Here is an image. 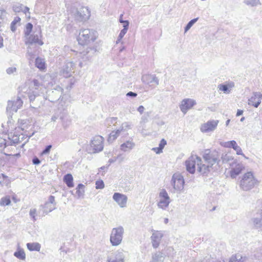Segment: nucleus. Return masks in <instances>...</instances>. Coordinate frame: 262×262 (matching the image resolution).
I'll list each match as a JSON object with an SVG mask.
<instances>
[{
    "mask_svg": "<svg viewBox=\"0 0 262 262\" xmlns=\"http://www.w3.org/2000/svg\"><path fill=\"white\" fill-rule=\"evenodd\" d=\"M206 164H203L200 157L194 155L190 157L185 162L186 170L193 174L195 171V165L198 171L203 175L207 176L211 171L219 170L221 167L220 154L215 150L205 149L202 155Z\"/></svg>",
    "mask_w": 262,
    "mask_h": 262,
    "instance_id": "f257e3e1",
    "label": "nucleus"
},
{
    "mask_svg": "<svg viewBox=\"0 0 262 262\" xmlns=\"http://www.w3.org/2000/svg\"><path fill=\"white\" fill-rule=\"evenodd\" d=\"M97 37V33L93 29H85L80 30L77 40L79 44L84 45L94 41Z\"/></svg>",
    "mask_w": 262,
    "mask_h": 262,
    "instance_id": "f03ea898",
    "label": "nucleus"
},
{
    "mask_svg": "<svg viewBox=\"0 0 262 262\" xmlns=\"http://www.w3.org/2000/svg\"><path fill=\"white\" fill-rule=\"evenodd\" d=\"M124 232V228L121 226L112 229L110 234V242L113 246H117L121 244Z\"/></svg>",
    "mask_w": 262,
    "mask_h": 262,
    "instance_id": "7ed1b4c3",
    "label": "nucleus"
},
{
    "mask_svg": "<svg viewBox=\"0 0 262 262\" xmlns=\"http://www.w3.org/2000/svg\"><path fill=\"white\" fill-rule=\"evenodd\" d=\"M104 138L101 136H96L91 140L90 146L86 148L89 154H95L101 151L103 149Z\"/></svg>",
    "mask_w": 262,
    "mask_h": 262,
    "instance_id": "20e7f679",
    "label": "nucleus"
},
{
    "mask_svg": "<svg viewBox=\"0 0 262 262\" xmlns=\"http://www.w3.org/2000/svg\"><path fill=\"white\" fill-rule=\"evenodd\" d=\"M256 180L251 172L245 173L241 181L240 187L244 191H248L253 188Z\"/></svg>",
    "mask_w": 262,
    "mask_h": 262,
    "instance_id": "39448f33",
    "label": "nucleus"
},
{
    "mask_svg": "<svg viewBox=\"0 0 262 262\" xmlns=\"http://www.w3.org/2000/svg\"><path fill=\"white\" fill-rule=\"evenodd\" d=\"M159 201L157 204V206L159 208L165 210L171 203V200L165 189L160 190L159 193Z\"/></svg>",
    "mask_w": 262,
    "mask_h": 262,
    "instance_id": "423d86ee",
    "label": "nucleus"
},
{
    "mask_svg": "<svg viewBox=\"0 0 262 262\" xmlns=\"http://www.w3.org/2000/svg\"><path fill=\"white\" fill-rule=\"evenodd\" d=\"M170 182L176 191H180L183 189L185 181L183 177L180 173H174Z\"/></svg>",
    "mask_w": 262,
    "mask_h": 262,
    "instance_id": "0eeeda50",
    "label": "nucleus"
},
{
    "mask_svg": "<svg viewBox=\"0 0 262 262\" xmlns=\"http://www.w3.org/2000/svg\"><path fill=\"white\" fill-rule=\"evenodd\" d=\"M96 49L93 48H87L84 51L79 53L78 57H80L81 60L79 62L80 68L83 67V62H86L91 59L92 57L96 53Z\"/></svg>",
    "mask_w": 262,
    "mask_h": 262,
    "instance_id": "6e6552de",
    "label": "nucleus"
},
{
    "mask_svg": "<svg viewBox=\"0 0 262 262\" xmlns=\"http://www.w3.org/2000/svg\"><path fill=\"white\" fill-rule=\"evenodd\" d=\"M74 18L79 21H85L90 17V11L86 7H81L77 9L74 14Z\"/></svg>",
    "mask_w": 262,
    "mask_h": 262,
    "instance_id": "1a4fd4ad",
    "label": "nucleus"
},
{
    "mask_svg": "<svg viewBox=\"0 0 262 262\" xmlns=\"http://www.w3.org/2000/svg\"><path fill=\"white\" fill-rule=\"evenodd\" d=\"M23 104V102L19 97L9 100L6 108L7 112L10 114L13 112H16L22 106Z\"/></svg>",
    "mask_w": 262,
    "mask_h": 262,
    "instance_id": "9d476101",
    "label": "nucleus"
},
{
    "mask_svg": "<svg viewBox=\"0 0 262 262\" xmlns=\"http://www.w3.org/2000/svg\"><path fill=\"white\" fill-rule=\"evenodd\" d=\"M219 121L217 120H212L203 124L200 128L201 131L203 133H209L214 130Z\"/></svg>",
    "mask_w": 262,
    "mask_h": 262,
    "instance_id": "9b49d317",
    "label": "nucleus"
},
{
    "mask_svg": "<svg viewBox=\"0 0 262 262\" xmlns=\"http://www.w3.org/2000/svg\"><path fill=\"white\" fill-rule=\"evenodd\" d=\"M195 104L196 102L194 100L189 98L184 99L182 101L180 108L181 111L185 114L188 110L191 108Z\"/></svg>",
    "mask_w": 262,
    "mask_h": 262,
    "instance_id": "f8f14e48",
    "label": "nucleus"
},
{
    "mask_svg": "<svg viewBox=\"0 0 262 262\" xmlns=\"http://www.w3.org/2000/svg\"><path fill=\"white\" fill-rule=\"evenodd\" d=\"M262 93L260 92H253V95L248 100V104L255 107H258L261 103Z\"/></svg>",
    "mask_w": 262,
    "mask_h": 262,
    "instance_id": "ddd939ff",
    "label": "nucleus"
},
{
    "mask_svg": "<svg viewBox=\"0 0 262 262\" xmlns=\"http://www.w3.org/2000/svg\"><path fill=\"white\" fill-rule=\"evenodd\" d=\"M163 237V233L161 231H153V233L151 236V243L154 248L159 247L161 241Z\"/></svg>",
    "mask_w": 262,
    "mask_h": 262,
    "instance_id": "4468645a",
    "label": "nucleus"
},
{
    "mask_svg": "<svg viewBox=\"0 0 262 262\" xmlns=\"http://www.w3.org/2000/svg\"><path fill=\"white\" fill-rule=\"evenodd\" d=\"M63 90L60 86H56V88L49 94V100L51 102L58 100L61 97Z\"/></svg>",
    "mask_w": 262,
    "mask_h": 262,
    "instance_id": "2eb2a0df",
    "label": "nucleus"
},
{
    "mask_svg": "<svg viewBox=\"0 0 262 262\" xmlns=\"http://www.w3.org/2000/svg\"><path fill=\"white\" fill-rule=\"evenodd\" d=\"M113 199L117 203L120 207L123 208L126 207L127 197L125 195L118 192H115L113 196Z\"/></svg>",
    "mask_w": 262,
    "mask_h": 262,
    "instance_id": "dca6fc26",
    "label": "nucleus"
},
{
    "mask_svg": "<svg viewBox=\"0 0 262 262\" xmlns=\"http://www.w3.org/2000/svg\"><path fill=\"white\" fill-rule=\"evenodd\" d=\"M234 86L235 84L234 82L226 81L224 83L219 84L217 89L219 91L223 92L225 94H229Z\"/></svg>",
    "mask_w": 262,
    "mask_h": 262,
    "instance_id": "f3484780",
    "label": "nucleus"
},
{
    "mask_svg": "<svg viewBox=\"0 0 262 262\" xmlns=\"http://www.w3.org/2000/svg\"><path fill=\"white\" fill-rule=\"evenodd\" d=\"M75 68V63L73 61L66 62L63 67L62 72L64 77H70Z\"/></svg>",
    "mask_w": 262,
    "mask_h": 262,
    "instance_id": "a211bd4d",
    "label": "nucleus"
},
{
    "mask_svg": "<svg viewBox=\"0 0 262 262\" xmlns=\"http://www.w3.org/2000/svg\"><path fill=\"white\" fill-rule=\"evenodd\" d=\"M142 81L146 84L152 85L155 83L156 85L159 84V79L155 75L145 74L142 76Z\"/></svg>",
    "mask_w": 262,
    "mask_h": 262,
    "instance_id": "6ab92c4d",
    "label": "nucleus"
},
{
    "mask_svg": "<svg viewBox=\"0 0 262 262\" xmlns=\"http://www.w3.org/2000/svg\"><path fill=\"white\" fill-rule=\"evenodd\" d=\"M107 262H124V256L121 252L112 253L107 258Z\"/></svg>",
    "mask_w": 262,
    "mask_h": 262,
    "instance_id": "aec40b11",
    "label": "nucleus"
},
{
    "mask_svg": "<svg viewBox=\"0 0 262 262\" xmlns=\"http://www.w3.org/2000/svg\"><path fill=\"white\" fill-rule=\"evenodd\" d=\"M226 146L229 148H232L236 152V154L238 155H242L245 158L247 159V157L243 154L242 148L238 146L236 142L234 140H232L230 141H228L226 143Z\"/></svg>",
    "mask_w": 262,
    "mask_h": 262,
    "instance_id": "412c9836",
    "label": "nucleus"
},
{
    "mask_svg": "<svg viewBox=\"0 0 262 262\" xmlns=\"http://www.w3.org/2000/svg\"><path fill=\"white\" fill-rule=\"evenodd\" d=\"M244 166L241 163L237 164L235 166L232 168L230 171L231 177L233 178L238 176L244 169Z\"/></svg>",
    "mask_w": 262,
    "mask_h": 262,
    "instance_id": "4be33fe9",
    "label": "nucleus"
},
{
    "mask_svg": "<svg viewBox=\"0 0 262 262\" xmlns=\"http://www.w3.org/2000/svg\"><path fill=\"white\" fill-rule=\"evenodd\" d=\"M135 146V144L132 141H127L120 145V149L124 152L129 151Z\"/></svg>",
    "mask_w": 262,
    "mask_h": 262,
    "instance_id": "5701e85b",
    "label": "nucleus"
},
{
    "mask_svg": "<svg viewBox=\"0 0 262 262\" xmlns=\"http://www.w3.org/2000/svg\"><path fill=\"white\" fill-rule=\"evenodd\" d=\"M28 42L29 45L37 43L38 45L41 46L43 44V41L39 39V36L38 34L30 35L29 37Z\"/></svg>",
    "mask_w": 262,
    "mask_h": 262,
    "instance_id": "b1692460",
    "label": "nucleus"
},
{
    "mask_svg": "<svg viewBox=\"0 0 262 262\" xmlns=\"http://www.w3.org/2000/svg\"><path fill=\"white\" fill-rule=\"evenodd\" d=\"M247 258L242 254L237 253L232 255L228 262H247Z\"/></svg>",
    "mask_w": 262,
    "mask_h": 262,
    "instance_id": "393cba45",
    "label": "nucleus"
},
{
    "mask_svg": "<svg viewBox=\"0 0 262 262\" xmlns=\"http://www.w3.org/2000/svg\"><path fill=\"white\" fill-rule=\"evenodd\" d=\"M63 181L68 187H74L73 178L71 174L68 173L66 174L63 177Z\"/></svg>",
    "mask_w": 262,
    "mask_h": 262,
    "instance_id": "a878e982",
    "label": "nucleus"
},
{
    "mask_svg": "<svg viewBox=\"0 0 262 262\" xmlns=\"http://www.w3.org/2000/svg\"><path fill=\"white\" fill-rule=\"evenodd\" d=\"M27 246L30 251H39L41 248L40 245L38 243H28Z\"/></svg>",
    "mask_w": 262,
    "mask_h": 262,
    "instance_id": "bb28decb",
    "label": "nucleus"
},
{
    "mask_svg": "<svg viewBox=\"0 0 262 262\" xmlns=\"http://www.w3.org/2000/svg\"><path fill=\"white\" fill-rule=\"evenodd\" d=\"M253 225L256 229L262 230V216L256 217L252 219Z\"/></svg>",
    "mask_w": 262,
    "mask_h": 262,
    "instance_id": "cd10ccee",
    "label": "nucleus"
},
{
    "mask_svg": "<svg viewBox=\"0 0 262 262\" xmlns=\"http://www.w3.org/2000/svg\"><path fill=\"white\" fill-rule=\"evenodd\" d=\"M76 194L77 195L78 198L83 196L84 194V185L82 184H79L77 186L76 188Z\"/></svg>",
    "mask_w": 262,
    "mask_h": 262,
    "instance_id": "c85d7f7f",
    "label": "nucleus"
},
{
    "mask_svg": "<svg viewBox=\"0 0 262 262\" xmlns=\"http://www.w3.org/2000/svg\"><path fill=\"white\" fill-rule=\"evenodd\" d=\"M152 260L154 262H163L164 256L162 252H157L152 255Z\"/></svg>",
    "mask_w": 262,
    "mask_h": 262,
    "instance_id": "c756f323",
    "label": "nucleus"
},
{
    "mask_svg": "<svg viewBox=\"0 0 262 262\" xmlns=\"http://www.w3.org/2000/svg\"><path fill=\"white\" fill-rule=\"evenodd\" d=\"M43 212L47 214L55 209L56 206H54V205L51 204L46 202L43 206Z\"/></svg>",
    "mask_w": 262,
    "mask_h": 262,
    "instance_id": "7c9ffc66",
    "label": "nucleus"
},
{
    "mask_svg": "<svg viewBox=\"0 0 262 262\" xmlns=\"http://www.w3.org/2000/svg\"><path fill=\"white\" fill-rule=\"evenodd\" d=\"M132 125L128 122H124L121 124V126L118 129L120 131V133L123 132H126L131 129Z\"/></svg>",
    "mask_w": 262,
    "mask_h": 262,
    "instance_id": "2f4dec72",
    "label": "nucleus"
},
{
    "mask_svg": "<svg viewBox=\"0 0 262 262\" xmlns=\"http://www.w3.org/2000/svg\"><path fill=\"white\" fill-rule=\"evenodd\" d=\"M120 134V131L117 129L116 131H112L108 138V141L112 142L114 141Z\"/></svg>",
    "mask_w": 262,
    "mask_h": 262,
    "instance_id": "473e14b6",
    "label": "nucleus"
},
{
    "mask_svg": "<svg viewBox=\"0 0 262 262\" xmlns=\"http://www.w3.org/2000/svg\"><path fill=\"white\" fill-rule=\"evenodd\" d=\"M35 66L37 68L39 69L40 70H43L45 69V63L43 61V60L37 57L35 59Z\"/></svg>",
    "mask_w": 262,
    "mask_h": 262,
    "instance_id": "72a5a7b5",
    "label": "nucleus"
},
{
    "mask_svg": "<svg viewBox=\"0 0 262 262\" xmlns=\"http://www.w3.org/2000/svg\"><path fill=\"white\" fill-rule=\"evenodd\" d=\"M14 255L17 258L21 260H25L26 258V254L23 249H20L15 252Z\"/></svg>",
    "mask_w": 262,
    "mask_h": 262,
    "instance_id": "f704fd0d",
    "label": "nucleus"
},
{
    "mask_svg": "<svg viewBox=\"0 0 262 262\" xmlns=\"http://www.w3.org/2000/svg\"><path fill=\"white\" fill-rule=\"evenodd\" d=\"M33 27V25L31 23L27 24L24 30V34L26 37L29 36L30 35V33L32 31Z\"/></svg>",
    "mask_w": 262,
    "mask_h": 262,
    "instance_id": "c9c22d12",
    "label": "nucleus"
},
{
    "mask_svg": "<svg viewBox=\"0 0 262 262\" xmlns=\"http://www.w3.org/2000/svg\"><path fill=\"white\" fill-rule=\"evenodd\" d=\"M21 19L19 17L16 16L14 18V20L11 23V30L14 32L16 30V25L18 23L20 22Z\"/></svg>",
    "mask_w": 262,
    "mask_h": 262,
    "instance_id": "e433bc0d",
    "label": "nucleus"
},
{
    "mask_svg": "<svg viewBox=\"0 0 262 262\" xmlns=\"http://www.w3.org/2000/svg\"><path fill=\"white\" fill-rule=\"evenodd\" d=\"M244 3L247 5L254 7L260 4L259 0H244Z\"/></svg>",
    "mask_w": 262,
    "mask_h": 262,
    "instance_id": "4c0bfd02",
    "label": "nucleus"
},
{
    "mask_svg": "<svg viewBox=\"0 0 262 262\" xmlns=\"http://www.w3.org/2000/svg\"><path fill=\"white\" fill-rule=\"evenodd\" d=\"M199 19L198 17L193 18L189 21L185 27V32H186L188 31L191 27L198 21Z\"/></svg>",
    "mask_w": 262,
    "mask_h": 262,
    "instance_id": "58836bf2",
    "label": "nucleus"
},
{
    "mask_svg": "<svg viewBox=\"0 0 262 262\" xmlns=\"http://www.w3.org/2000/svg\"><path fill=\"white\" fill-rule=\"evenodd\" d=\"M11 203V200L9 197H4L2 198L0 201L1 206H7L9 205Z\"/></svg>",
    "mask_w": 262,
    "mask_h": 262,
    "instance_id": "ea45409f",
    "label": "nucleus"
},
{
    "mask_svg": "<svg viewBox=\"0 0 262 262\" xmlns=\"http://www.w3.org/2000/svg\"><path fill=\"white\" fill-rule=\"evenodd\" d=\"M220 159L221 160V164L223 163L228 162L230 160H233V158H231V157L227 155V154L222 155V157L220 156Z\"/></svg>",
    "mask_w": 262,
    "mask_h": 262,
    "instance_id": "a19ab883",
    "label": "nucleus"
},
{
    "mask_svg": "<svg viewBox=\"0 0 262 262\" xmlns=\"http://www.w3.org/2000/svg\"><path fill=\"white\" fill-rule=\"evenodd\" d=\"M22 8H23V4H17L13 6V10L16 13H18L21 12L23 10Z\"/></svg>",
    "mask_w": 262,
    "mask_h": 262,
    "instance_id": "79ce46f5",
    "label": "nucleus"
},
{
    "mask_svg": "<svg viewBox=\"0 0 262 262\" xmlns=\"http://www.w3.org/2000/svg\"><path fill=\"white\" fill-rule=\"evenodd\" d=\"M117 117H112L107 118L106 120V124L107 125H111V124H115L117 122Z\"/></svg>",
    "mask_w": 262,
    "mask_h": 262,
    "instance_id": "37998d69",
    "label": "nucleus"
},
{
    "mask_svg": "<svg viewBox=\"0 0 262 262\" xmlns=\"http://www.w3.org/2000/svg\"><path fill=\"white\" fill-rule=\"evenodd\" d=\"M127 31H125V30H122L118 36V39L116 41V43H119L121 40H122L123 36L125 35V34L126 33Z\"/></svg>",
    "mask_w": 262,
    "mask_h": 262,
    "instance_id": "c03bdc74",
    "label": "nucleus"
},
{
    "mask_svg": "<svg viewBox=\"0 0 262 262\" xmlns=\"http://www.w3.org/2000/svg\"><path fill=\"white\" fill-rule=\"evenodd\" d=\"M173 248L171 247H169L166 249V254L168 256H173L175 254Z\"/></svg>",
    "mask_w": 262,
    "mask_h": 262,
    "instance_id": "a18cd8bd",
    "label": "nucleus"
},
{
    "mask_svg": "<svg viewBox=\"0 0 262 262\" xmlns=\"http://www.w3.org/2000/svg\"><path fill=\"white\" fill-rule=\"evenodd\" d=\"M52 147V146L51 145H47V146H46L45 149L42 151L41 155H44L48 154L50 152V151Z\"/></svg>",
    "mask_w": 262,
    "mask_h": 262,
    "instance_id": "49530a36",
    "label": "nucleus"
},
{
    "mask_svg": "<svg viewBox=\"0 0 262 262\" xmlns=\"http://www.w3.org/2000/svg\"><path fill=\"white\" fill-rule=\"evenodd\" d=\"M104 187V183L102 181H97L96 182V189H102Z\"/></svg>",
    "mask_w": 262,
    "mask_h": 262,
    "instance_id": "de8ad7c7",
    "label": "nucleus"
},
{
    "mask_svg": "<svg viewBox=\"0 0 262 262\" xmlns=\"http://www.w3.org/2000/svg\"><path fill=\"white\" fill-rule=\"evenodd\" d=\"M29 213L30 215L32 217L33 220L34 221H35L36 220V219L35 217L36 214V209L34 208L31 209Z\"/></svg>",
    "mask_w": 262,
    "mask_h": 262,
    "instance_id": "09e8293b",
    "label": "nucleus"
},
{
    "mask_svg": "<svg viewBox=\"0 0 262 262\" xmlns=\"http://www.w3.org/2000/svg\"><path fill=\"white\" fill-rule=\"evenodd\" d=\"M16 68L15 67H9L6 70V72L8 74L10 75L16 72Z\"/></svg>",
    "mask_w": 262,
    "mask_h": 262,
    "instance_id": "8fccbe9b",
    "label": "nucleus"
},
{
    "mask_svg": "<svg viewBox=\"0 0 262 262\" xmlns=\"http://www.w3.org/2000/svg\"><path fill=\"white\" fill-rule=\"evenodd\" d=\"M47 203L54 205V206H56V203L55 201V197L53 195H50L49 197L48 201L47 202Z\"/></svg>",
    "mask_w": 262,
    "mask_h": 262,
    "instance_id": "3c124183",
    "label": "nucleus"
},
{
    "mask_svg": "<svg viewBox=\"0 0 262 262\" xmlns=\"http://www.w3.org/2000/svg\"><path fill=\"white\" fill-rule=\"evenodd\" d=\"M37 96H36L34 94H31L30 93H28V97H29V98L30 99V102H31L32 103H33V101H35V98Z\"/></svg>",
    "mask_w": 262,
    "mask_h": 262,
    "instance_id": "603ef678",
    "label": "nucleus"
},
{
    "mask_svg": "<svg viewBox=\"0 0 262 262\" xmlns=\"http://www.w3.org/2000/svg\"><path fill=\"white\" fill-rule=\"evenodd\" d=\"M22 9L23 10L21 12L25 13L26 16H28L27 14H28V17H30L29 8L28 7L23 5V8H22Z\"/></svg>",
    "mask_w": 262,
    "mask_h": 262,
    "instance_id": "864d4df0",
    "label": "nucleus"
},
{
    "mask_svg": "<svg viewBox=\"0 0 262 262\" xmlns=\"http://www.w3.org/2000/svg\"><path fill=\"white\" fill-rule=\"evenodd\" d=\"M166 141L164 139H162L160 142L159 147L162 149H163L164 146L166 145Z\"/></svg>",
    "mask_w": 262,
    "mask_h": 262,
    "instance_id": "5fc2aeb1",
    "label": "nucleus"
},
{
    "mask_svg": "<svg viewBox=\"0 0 262 262\" xmlns=\"http://www.w3.org/2000/svg\"><path fill=\"white\" fill-rule=\"evenodd\" d=\"M32 83H33L34 87L35 88V89H37L40 85V83L39 82L38 80L37 79L33 80Z\"/></svg>",
    "mask_w": 262,
    "mask_h": 262,
    "instance_id": "6e6d98bb",
    "label": "nucleus"
},
{
    "mask_svg": "<svg viewBox=\"0 0 262 262\" xmlns=\"http://www.w3.org/2000/svg\"><path fill=\"white\" fill-rule=\"evenodd\" d=\"M12 141L13 143H18L19 142V138L17 135H14L12 138Z\"/></svg>",
    "mask_w": 262,
    "mask_h": 262,
    "instance_id": "4d7b16f0",
    "label": "nucleus"
},
{
    "mask_svg": "<svg viewBox=\"0 0 262 262\" xmlns=\"http://www.w3.org/2000/svg\"><path fill=\"white\" fill-rule=\"evenodd\" d=\"M32 163L34 165H38L40 163V160L36 157H35L32 159Z\"/></svg>",
    "mask_w": 262,
    "mask_h": 262,
    "instance_id": "13d9d810",
    "label": "nucleus"
},
{
    "mask_svg": "<svg viewBox=\"0 0 262 262\" xmlns=\"http://www.w3.org/2000/svg\"><path fill=\"white\" fill-rule=\"evenodd\" d=\"M152 150L155 151L157 154H160L162 152L163 149L160 148L159 147H154L152 148Z\"/></svg>",
    "mask_w": 262,
    "mask_h": 262,
    "instance_id": "bf43d9fd",
    "label": "nucleus"
},
{
    "mask_svg": "<svg viewBox=\"0 0 262 262\" xmlns=\"http://www.w3.org/2000/svg\"><path fill=\"white\" fill-rule=\"evenodd\" d=\"M123 30H125V31H127L128 29V27H129V23L128 20H125V21L124 22V23H123Z\"/></svg>",
    "mask_w": 262,
    "mask_h": 262,
    "instance_id": "052dcab7",
    "label": "nucleus"
},
{
    "mask_svg": "<svg viewBox=\"0 0 262 262\" xmlns=\"http://www.w3.org/2000/svg\"><path fill=\"white\" fill-rule=\"evenodd\" d=\"M127 97L135 98L137 96V94L133 92H129L126 94Z\"/></svg>",
    "mask_w": 262,
    "mask_h": 262,
    "instance_id": "680f3d73",
    "label": "nucleus"
},
{
    "mask_svg": "<svg viewBox=\"0 0 262 262\" xmlns=\"http://www.w3.org/2000/svg\"><path fill=\"white\" fill-rule=\"evenodd\" d=\"M138 111L141 114L144 111V107L142 105H140L137 109Z\"/></svg>",
    "mask_w": 262,
    "mask_h": 262,
    "instance_id": "e2e57ef3",
    "label": "nucleus"
},
{
    "mask_svg": "<svg viewBox=\"0 0 262 262\" xmlns=\"http://www.w3.org/2000/svg\"><path fill=\"white\" fill-rule=\"evenodd\" d=\"M243 113V111L241 110H238L236 113V116H239Z\"/></svg>",
    "mask_w": 262,
    "mask_h": 262,
    "instance_id": "0e129e2a",
    "label": "nucleus"
},
{
    "mask_svg": "<svg viewBox=\"0 0 262 262\" xmlns=\"http://www.w3.org/2000/svg\"><path fill=\"white\" fill-rule=\"evenodd\" d=\"M123 14H121L119 17V22L122 24L124 23V22L125 21V20H123Z\"/></svg>",
    "mask_w": 262,
    "mask_h": 262,
    "instance_id": "69168bd1",
    "label": "nucleus"
},
{
    "mask_svg": "<svg viewBox=\"0 0 262 262\" xmlns=\"http://www.w3.org/2000/svg\"><path fill=\"white\" fill-rule=\"evenodd\" d=\"M116 159H117V158H115V159H110L108 160V162L110 163V164H111L112 163H114L116 161Z\"/></svg>",
    "mask_w": 262,
    "mask_h": 262,
    "instance_id": "338daca9",
    "label": "nucleus"
},
{
    "mask_svg": "<svg viewBox=\"0 0 262 262\" xmlns=\"http://www.w3.org/2000/svg\"><path fill=\"white\" fill-rule=\"evenodd\" d=\"M57 118H58V117H57V116H56L55 115H54V116H53L52 117L51 120H52V121H53V122H55V121H56V120H57Z\"/></svg>",
    "mask_w": 262,
    "mask_h": 262,
    "instance_id": "774afa93",
    "label": "nucleus"
}]
</instances>
